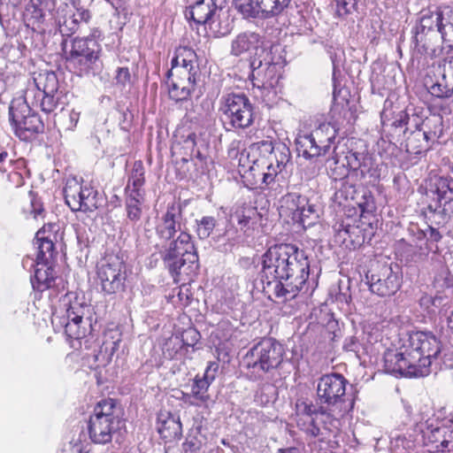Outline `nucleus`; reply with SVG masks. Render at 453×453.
<instances>
[{
    "instance_id": "3",
    "label": "nucleus",
    "mask_w": 453,
    "mask_h": 453,
    "mask_svg": "<svg viewBox=\"0 0 453 453\" xmlns=\"http://www.w3.org/2000/svg\"><path fill=\"white\" fill-rule=\"evenodd\" d=\"M341 418L324 406L304 401L296 404V424L307 438L330 444L341 432Z\"/></svg>"
},
{
    "instance_id": "27",
    "label": "nucleus",
    "mask_w": 453,
    "mask_h": 453,
    "mask_svg": "<svg viewBox=\"0 0 453 453\" xmlns=\"http://www.w3.org/2000/svg\"><path fill=\"white\" fill-rule=\"evenodd\" d=\"M57 279L55 264L35 261V273L30 279L35 291L42 293L54 288Z\"/></svg>"
},
{
    "instance_id": "29",
    "label": "nucleus",
    "mask_w": 453,
    "mask_h": 453,
    "mask_svg": "<svg viewBox=\"0 0 453 453\" xmlns=\"http://www.w3.org/2000/svg\"><path fill=\"white\" fill-rule=\"evenodd\" d=\"M33 81L36 91L35 92L34 89L31 88H27L26 91H32L29 101L30 104L35 106H37V97L40 98L42 94L56 93L60 90L58 76L52 71H43L34 73Z\"/></svg>"
},
{
    "instance_id": "49",
    "label": "nucleus",
    "mask_w": 453,
    "mask_h": 453,
    "mask_svg": "<svg viewBox=\"0 0 453 453\" xmlns=\"http://www.w3.org/2000/svg\"><path fill=\"white\" fill-rule=\"evenodd\" d=\"M429 93L437 98L446 99L453 97V85L447 77L442 78V82H436L428 88Z\"/></svg>"
},
{
    "instance_id": "58",
    "label": "nucleus",
    "mask_w": 453,
    "mask_h": 453,
    "mask_svg": "<svg viewBox=\"0 0 453 453\" xmlns=\"http://www.w3.org/2000/svg\"><path fill=\"white\" fill-rule=\"evenodd\" d=\"M183 452L184 453H199L200 452V446L197 443V441L194 440H187L183 444Z\"/></svg>"
},
{
    "instance_id": "62",
    "label": "nucleus",
    "mask_w": 453,
    "mask_h": 453,
    "mask_svg": "<svg viewBox=\"0 0 453 453\" xmlns=\"http://www.w3.org/2000/svg\"><path fill=\"white\" fill-rule=\"evenodd\" d=\"M419 303L421 306H423L426 309L434 307V296H429V295H424L421 296V298L419 300Z\"/></svg>"
},
{
    "instance_id": "30",
    "label": "nucleus",
    "mask_w": 453,
    "mask_h": 453,
    "mask_svg": "<svg viewBox=\"0 0 453 453\" xmlns=\"http://www.w3.org/2000/svg\"><path fill=\"white\" fill-rule=\"evenodd\" d=\"M263 42L258 34L245 32L239 34L231 43V54L239 57L244 54H257V51H264Z\"/></svg>"
},
{
    "instance_id": "28",
    "label": "nucleus",
    "mask_w": 453,
    "mask_h": 453,
    "mask_svg": "<svg viewBox=\"0 0 453 453\" xmlns=\"http://www.w3.org/2000/svg\"><path fill=\"white\" fill-rule=\"evenodd\" d=\"M121 342V333L118 329H107L98 353L94 354V362L97 366H105L111 362L112 357L119 349Z\"/></svg>"
},
{
    "instance_id": "43",
    "label": "nucleus",
    "mask_w": 453,
    "mask_h": 453,
    "mask_svg": "<svg viewBox=\"0 0 453 453\" xmlns=\"http://www.w3.org/2000/svg\"><path fill=\"white\" fill-rule=\"evenodd\" d=\"M282 202L283 212L295 222L296 214L307 205V197L296 193H288L283 197Z\"/></svg>"
},
{
    "instance_id": "26",
    "label": "nucleus",
    "mask_w": 453,
    "mask_h": 453,
    "mask_svg": "<svg viewBox=\"0 0 453 453\" xmlns=\"http://www.w3.org/2000/svg\"><path fill=\"white\" fill-rule=\"evenodd\" d=\"M424 124H418L416 129L405 139V150L411 155H420L428 151L431 149L430 142L440 136L436 131L424 130L421 127Z\"/></svg>"
},
{
    "instance_id": "17",
    "label": "nucleus",
    "mask_w": 453,
    "mask_h": 453,
    "mask_svg": "<svg viewBox=\"0 0 453 453\" xmlns=\"http://www.w3.org/2000/svg\"><path fill=\"white\" fill-rule=\"evenodd\" d=\"M65 203L73 211H93L98 208V192L89 184L75 179L68 180L64 188Z\"/></svg>"
},
{
    "instance_id": "40",
    "label": "nucleus",
    "mask_w": 453,
    "mask_h": 453,
    "mask_svg": "<svg viewBox=\"0 0 453 453\" xmlns=\"http://www.w3.org/2000/svg\"><path fill=\"white\" fill-rule=\"evenodd\" d=\"M127 219L134 224L139 222L143 214L145 195L124 193Z\"/></svg>"
},
{
    "instance_id": "11",
    "label": "nucleus",
    "mask_w": 453,
    "mask_h": 453,
    "mask_svg": "<svg viewBox=\"0 0 453 453\" xmlns=\"http://www.w3.org/2000/svg\"><path fill=\"white\" fill-rule=\"evenodd\" d=\"M96 278L103 292L111 295L125 291L127 266L120 252H106L96 266Z\"/></svg>"
},
{
    "instance_id": "21",
    "label": "nucleus",
    "mask_w": 453,
    "mask_h": 453,
    "mask_svg": "<svg viewBox=\"0 0 453 453\" xmlns=\"http://www.w3.org/2000/svg\"><path fill=\"white\" fill-rule=\"evenodd\" d=\"M59 226L55 223L44 224L35 234V244L37 246L35 261L56 264L58 251L56 242Z\"/></svg>"
},
{
    "instance_id": "39",
    "label": "nucleus",
    "mask_w": 453,
    "mask_h": 453,
    "mask_svg": "<svg viewBox=\"0 0 453 453\" xmlns=\"http://www.w3.org/2000/svg\"><path fill=\"white\" fill-rule=\"evenodd\" d=\"M313 139L319 143V155H325L330 150L336 137V130L328 123H323L312 130Z\"/></svg>"
},
{
    "instance_id": "41",
    "label": "nucleus",
    "mask_w": 453,
    "mask_h": 453,
    "mask_svg": "<svg viewBox=\"0 0 453 453\" xmlns=\"http://www.w3.org/2000/svg\"><path fill=\"white\" fill-rule=\"evenodd\" d=\"M351 211L356 212L355 208L349 209L346 217L340 219L334 226L336 234L342 242H346L348 238L350 239V242H353L351 236L358 230L357 219L350 214Z\"/></svg>"
},
{
    "instance_id": "10",
    "label": "nucleus",
    "mask_w": 453,
    "mask_h": 453,
    "mask_svg": "<svg viewBox=\"0 0 453 453\" xmlns=\"http://www.w3.org/2000/svg\"><path fill=\"white\" fill-rule=\"evenodd\" d=\"M32 91L25 92V102L12 103L9 107V121L14 134L21 141L29 142L44 132V123L41 117L31 111L28 104Z\"/></svg>"
},
{
    "instance_id": "55",
    "label": "nucleus",
    "mask_w": 453,
    "mask_h": 453,
    "mask_svg": "<svg viewBox=\"0 0 453 453\" xmlns=\"http://www.w3.org/2000/svg\"><path fill=\"white\" fill-rule=\"evenodd\" d=\"M130 73L127 67H119L117 70L116 80L119 83L126 85L130 81Z\"/></svg>"
},
{
    "instance_id": "13",
    "label": "nucleus",
    "mask_w": 453,
    "mask_h": 453,
    "mask_svg": "<svg viewBox=\"0 0 453 453\" xmlns=\"http://www.w3.org/2000/svg\"><path fill=\"white\" fill-rule=\"evenodd\" d=\"M407 347V355L412 362H416L423 376L430 372L432 359L441 352L440 341L432 334L416 332L410 335Z\"/></svg>"
},
{
    "instance_id": "50",
    "label": "nucleus",
    "mask_w": 453,
    "mask_h": 453,
    "mask_svg": "<svg viewBox=\"0 0 453 453\" xmlns=\"http://www.w3.org/2000/svg\"><path fill=\"white\" fill-rule=\"evenodd\" d=\"M316 214V210L313 204L309 203V199L307 198V205L303 206L301 211L296 214L295 216V223H298L302 225L303 227L306 226H311L313 224L312 217Z\"/></svg>"
},
{
    "instance_id": "35",
    "label": "nucleus",
    "mask_w": 453,
    "mask_h": 453,
    "mask_svg": "<svg viewBox=\"0 0 453 453\" xmlns=\"http://www.w3.org/2000/svg\"><path fill=\"white\" fill-rule=\"evenodd\" d=\"M430 191L435 196L437 207L446 205L453 201V179L435 176L431 180Z\"/></svg>"
},
{
    "instance_id": "4",
    "label": "nucleus",
    "mask_w": 453,
    "mask_h": 453,
    "mask_svg": "<svg viewBox=\"0 0 453 453\" xmlns=\"http://www.w3.org/2000/svg\"><path fill=\"white\" fill-rule=\"evenodd\" d=\"M88 311V305L81 302L78 297L69 299L52 312L51 324L56 331L64 330L70 347L79 350L82 348V341L92 331L91 320L85 315Z\"/></svg>"
},
{
    "instance_id": "18",
    "label": "nucleus",
    "mask_w": 453,
    "mask_h": 453,
    "mask_svg": "<svg viewBox=\"0 0 453 453\" xmlns=\"http://www.w3.org/2000/svg\"><path fill=\"white\" fill-rule=\"evenodd\" d=\"M219 367L217 362H208L203 374H196L192 380L190 392L182 393V400L196 407H208L212 402L209 389L216 379Z\"/></svg>"
},
{
    "instance_id": "22",
    "label": "nucleus",
    "mask_w": 453,
    "mask_h": 453,
    "mask_svg": "<svg viewBox=\"0 0 453 453\" xmlns=\"http://www.w3.org/2000/svg\"><path fill=\"white\" fill-rule=\"evenodd\" d=\"M384 370L388 373L399 374L405 377L423 376L416 362H412L407 355V347L404 344L400 351L388 350L384 354Z\"/></svg>"
},
{
    "instance_id": "2",
    "label": "nucleus",
    "mask_w": 453,
    "mask_h": 453,
    "mask_svg": "<svg viewBox=\"0 0 453 453\" xmlns=\"http://www.w3.org/2000/svg\"><path fill=\"white\" fill-rule=\"evenodd\" d=\"M248 157L252 164L243 174L244 182L250 188L265 189L275 183L290 161L291 152L284 143L263 140L249 147Z\"/></svg>"
},
{
    "instance_id": "7",
    "label": "nucleus",
    "mask_w": 453,
    "mask_h": 453,
    "mask_svg": "<svg viewBox=\"0 0 453 453\" xmlns=\"http://www.w3.org/2000/svg\"><path fill=\"white\" fill-rule=\"evenodd\" d=\"M296 246L291 243H280L270 247L263 255L262 282L264 290L269 298L273 297L276 280H288L289 267L294 258L293 250Z\"/></svg>"
},
{
    "instance_id": "61",
    "label": "nucleus",
    "mask_w": 453,
    "mask_h": 453,
    "mask_svg": "<svg viewBox=\"0 0 453 453\" xmlns=\"http://www.w3.org/2000/svg\"><path fill=\"white\" fill-rule=\"evenodd\" d=\"M426 231L428 232L429 239L433 242H438L442 238V235L438 229L432 226H428Z\"/></svg>"
},
{
    "instance_id": "37",
    "label": "nucleus",
    "mask_w": 453,
    "mask_h": 453,
    "mask_svg": "<svg viewBox=\"0 0 453 453\" xmlns=\"http://www.w3.org/2000/svg\"><path fill=\"white\" fill-rule=\"evenodd\" d=\"M171 65L186 67L192 71H200L196 52L188 46H179L174 50Z\"/></svg>"
},
{
    "instance_id": "23",
    "label": "nucleus",
    "mask_w": 453,
    "mask_h": 453,
    "mask_svg": "<svg viewBox=\"0 0 453 453\" xmlns=\"http://www.w3.org/2000/svg\"><path fill=\"white\" fill-rule=\"evenodd\" d=\"M56 0H28L22 13L27 27L33 31L43 29L48 14L55 9Z\"/></svg>"
},
{
    "instance_id": "16",
    "label": "nucleus",
    "mask_w": 453,
    "mask_h": 453,
    "mask_svg": "<svg viewBox=\"0 0 453 453\" xmlns=\"http://www.w3.org/2000/svg\"><path fill=\"white\" fill-rule=\"evenodd\" d=\"M200 71L171 65L166 73V86L169 97L176 102L188 100L195 91Z\"/></svg>"
},
{
    "instance_id": "31",
    "label": "nucleus",
    "mask_w": 453,
    "mask_h": 453,
    "mask_svg": "<svg viewBox=\"0 0 453 453\" xmlns=\"http://www.w3.org/2000/svg\"><path fill=\"white\" fill-rule=\"evenodd\" d=\"M214 0H196L186 10L185 15L199 25L210 24L217 12Z\"/></svg>"
},
{
    "instance_id": "44",
    "label": "nucleus",
    "mask_w": 453,
    "mask_h": 453,
    "mask_svg": "<svg viewBox=\"0 0 453 453\" xmlns=\"http://www.w3.org/2000/svg\"><path fill=\"white\" fill-rule=\"evenodd\" d=\"M80 119V112L74 110L62 108L60 112L55 115V126L59 131L73 130Z\"/></svg>"
},
{
    "instance_id": "36",
    "label": "nucleus",
    "mask_w": 453,
    "mask_h": 453,
    "mask_svg": "<svg viewBox=\"0 0 453 453\" xmlns=\"http://www.w3.org/2000/svg\"><path fill=\"white\" fill-rule=\"evenodd\" d=\"M438 32L441 34L442 46L440 49H437V52L440 53V56L442 54V51L445 50L448 54L450 50H453V10L449 9L441 13V19L439 23Z\"/></svg>"
},
{
    "instance_id": "59",
    "label": "nucleus",
    "mask_w": 453,
    "mask_h": 453,
    "mask_svg": "<svg viewBox=\"0 0 453 453\" xmlns=\"http://www.w3.org/2000/svg\"><path fill=\"white\" fill-rule=\"evenodd\" d=\"M74 13L76 14V17L80 22H88L91 19L90 12L83 7L76 8V12Z\"/></svg>"
},
{
    "instance_id": "8",
    "label": "nucleus",
    "mask_w": 453,
    "mask_h": 453,
    "mask_svg": "<svg viewBox=\"0 0 453 453\" xmlns=\"http://www.w3.org/2000/svg\"><path fill=\"white\" fill-rule=\"evenodd\" d=\"M121 418L116 401L106 398L94 407L88 423L89 439L96 444L111 442L113 434L119 429Z\"/></svg>"
},
{
    "instance_id": "57",
    "label": "nucleus",
    "mask_w": 453,
    "mask_h": 453,
    "mask_svg": "<svg viewBox=\"0 0 453 453\" xmlns=\"http://www.w3.org/2000/svg\"><path fill=\"white\" fill-rule=\"evenodd\" d=\"M8 178L10 182L12 183L16 188L21 187L25 183L23 175L17 171L11 172L8 175Z\"/></svg>"
},
{
    "instance_id": "45",
    "label": "nucleus",
    "mask_w": 453,
    "mask_h": 453,
    "mask_svg": "<svg viewBox=\"0 0 453 453\" xmlns=\"http://www.w3.org/2000/svg\"><path fill=\"white\" fill-rule=\"evenodd\" d=\"M448 432L449 430L445 426L436 427L427 435V441L435 451L443 452L448 449L450 443V435L448 434Z\"/></svg>"
},
{
    "instance_id": "48",
    "label": "nucleus",
    "mask_w": 453,
    "mask_h": 453,
    "mask_svg": "<svg viewBox=\"0 0 453 453\" xmlns=\"http://www.w3.org/2000/svg\"><path fill=\"white\" fill-rule=\"evenodd\" d=\"M381 125L383 127L390 126L395 131L399 129H403V133L406 134L408 131L407 125L410 120V115L406 111H400L395 113L392 119L388 118V114L387 111H383L380 115Z\"/></svg>"
},
{
    "instance_id": "47",
    "label": "nucleus",
    "mask_w": 453,
    "mask_h": 453,
    "mask_svg": "<svg viewBox=\"0 0 453 453\" xmlns=\"http://www.w3.org/2000/svg\"><path fill=\"white\" fill-rule=\"evenodd\" d=\"M29 204L23 208V213L27 219L33 218L34 219H44L46 211L43 203L37 193L29 191Z\"/></svg>"
},
{
    "instance_id": "9",
    "label": "nucleus",
    "mask_w": 453,
    "mask_h": 453,
    "mask_svg": "<svg viewBox=\"0 0 453 453\" xmlns=\"http://www.w3.org/2000/svg\"><path fill=\"white\" fill-rule=\"evenodd\" d=\"M348 380L339 373L323 375L318 382L317 396L321 406L334 412L338 417H344L352 408L353 403L345 402Z\"/></svg>"
},
{
    "instance_id": "52",
    "label": "nucleus",
    "mask_w": 453,
    "mask_h": 453,
    "mask_svg": "<svg viewBox=\"0 0 453 453\" xmlns=\"http://www.w3.org/2000/svg\"><path fill=\"white\" fill-rule=\"evenodd\" d=\"M216 336L222 341H228L232 337L233 326L230 321L221 320L216 328Z\"/></svg>"
},
{
    "instance_id": "32",
    "label": "nucleus",
    "mask_w": 453,
    "mask_h": 453,
    "mask_svg": "<svg viewBox=\"0 0 453 453\" xmlns=\"http://www.w3.org/2000/svg\"><path fill=\"white\" fill-rule=\"evenodd\" d=\"M232 217L236 220L240 230L250 235L257 225L260 213L256 206L244 203L234 209Z\"/></svg>"
},
{
    "instance_id": "51",
    "label": "nucleus",
    "mask_w": 453,
    "mask_h": 453,
    "mask_svg": "<svg viewBox=\"0 0 453 453\" xmlns=\"http://www.w3.org/2000/svg\"><path fill=\"white\" fill-rule=\"evenodd\" d=\"M216 226V219L213 217L205 216L201 219L197 226V234L200 239L208 238Z\"/></svg>"
},
{
    "instance_id": "46",
    "label": "nucleus",
    "mask_w": 453,
    "mask_h": 453,
    "mask_svg": "<svg viewBox=\"0 0 453 453\" xmlns=\"http://www.w3.org/2000/svg\"><path fill=\"white\" fill-rule=\"evenodd\" d=\"M314 142L311 133L310 134H298L296 138V150L299 154H302L306 158L319 157V148L312 147Z\"/></svg>"
},
{
    "instance_id": "64",
    "label": "nucleus",
    "mask_w": 453,
    "mask_h": 453,
    "mask_svg": "<svg viewBox=\"0 0 453 453\" xmlns=\"http://www.w3.org/2000/svg\"><path fill=\"white\" fill-rule=\"evenodd\" d=\"M61 453H81V449L77 444H68L62 449Z\"/></svg>"
},
{
    "instance_id": "25",
    "label": "nucleus",
    "mask_w": 453,
    "mask_h": 453,
    "mask_svg": "<svg viewBox=\"0 0 453 453\" xmlns=\"http://www.w3.org/2000/svg\"><path fill=\"white\" fill-rule=\"evenodd\" d=\"M186 334H192L191 342H187L179 335H172L165 341L162 346V352L165 358L188 357V355L196 350V344L199 340V333L196 330H189L186 331Z\"/></svg>"
},
{
    "instance_id": "63",
    "label": "nucleus",
    "mask_w": 453,
    "mask_h": 453,
    "mask_svg": "<svg viewBox=\"0 0 453 453\" xmlns=\"http://www.w3.org/2000/svg\"><path fill=\"white\" fill-rule=\"evenodd\" d=\"M357 2V0H337V5L344 9L346 13H349L350 10L348 9V5L351 4L352 6H355Z\"/></svg>"
},
{
    "instance_id": "6",
    "label": "nucleus",
    "mask_w": 453,
    "mask_h": 453,
    "mask_svg": "<svg viewBox=\"0 0 453 453\" xmlns=\"http://www.w3.org/2000/svg\"><path fill=\"white\" fill-rule=\"evenodd\" d=\"M286 351L273 338L263 339L250 348L242 358V365L250 379L257 380L281 367Z\"/></svg>"
},
{
    "instance_id": "33",
    "label": "nucleus",
    "mask_w": 453,
    "mask_h": 453,
    "mask_svg": "<svg viewBox=\"0 0 453 453\" xmlns=\"http://www.w3.org/2000/svg\"><path fill=\"white\" fill-rule=\"evenodd\" d=\"M146 171L142 160H135L127 173V181L124 193L145 195Z\"/></svg>"
},
{
    "instance_id": "34",
    "label": "nucleus",
    "mask_w": 453,
    "mask_h": 453,
    "mask_svg": "<svg viewBox=\"0 0 453 453\" xmlns=\"http://www.w3.org/2000/svg\"><path fill=\"white\" fill-rule=\"evenodd\" d=\"M185 148L191 150V154L195 155L196 160L200 163L202 172L207 168L209 155V142L201 136L198 138L195 132H190L183 140Z\"/></svg>"
},
{
    "instance_id": "53",
    "label": "nucleus",
    "mask_w": 453,
    "mask_h": 453,
    "mask_svg": "<svg viewBox=\"0 0 453 453\" xmlns=\"http://www.w3.org/2000/svg\"><path fill=\"white\" fill-rule=\"evenodd\" d=\"M267 66L265 70L264 73V85H268L270 87H273L278 83L279 76H277L278 67L275 64L267 63Z\"/></svg>"
},
{
    "instance_id": "5",
    "label": "nucleus",
    "mask_w": 453,
    "mask_h": 453,
    "mask_svg": "<svg viewBox=\"0 0 453 453\" xmlns=\"http://www.w3.org/2000/svg\"><path fill=\"white\" fill-rule=\"evenodd\" d=\"M99 36L100 32L95 29L88 36L63 40L62 58L66 69L78 76L89 73L102 55V46L96 38Z\"/></svg>"
},
{
    "instance_id": "24",
    "label": "nucleus",
    "mask_w": 453,
    "mask_h": 453,
    "mask_svg": "<svg viewBox=\"0 0 453 453\" xmlns=\"http://www.w3.org/2000/svg\"><path fill=\"white\" fill-rule=\"evenodd\" d=\"M157 430L165 446L172 448L182 438V424L179 417L170 412H160L157 416Z\"/></svg>"
},
{
    "instance_id": "14",
    "label": "nucleus",
    "mask_w": 453,
    "mask_h": 453,
    "mask_svg": "<svg viewBox=\"0 0 453 453\" xmlns=\"http://www.w3.org/2000/svg\"><path fill=\"white\" fill-rule=\"evenodd\" d=\"M219 110L233 129H244L254 122L253 105L244 94H228Z\"/></svg>"
},
{
    "instance_id": "15",
    "label": "nucleus",
    "mask_w": 453,
    "mask_h": 453,
    "mask_svg": "<svg viewBox=\"0 0 453 453\" xmlns=\"http://www.w3.org/2000/svg\"><path fill=\"white\" fill-rule=\"evenodd\" d=\"M441 11H427L422 14L418 25L415 27L412 36L413 54L426 56L431 58H437L440 53L432 42V38L428 37L430 32L436 36L434 28L438 29L441 19Z\"/></svg>"
},
{
    "instance_id": "54",
    "label": "nucleus",
    "mask_w": 453,
    "mask_h": 453,
    "mask_svg": "<svg viewBox=\"0 0 453 453\" xmlns=\"http://www.w3.org/2000/svg\"><path fill=\"white\" fill-rule=\"evenodd\" d=\"M442 67L443 79H445V77H447L448 80L449 78L453 79V56L443 58Z\"/></svg>"
},
{
    "instance_id": "42",
    "label": "nucleus",
    "mask_w": 453,
    "mask_h": 453,
    "mask_svg": "<svg viewBox=\"0 0 453 453\" xmlns=\"http://www.w3.org/2000/svg\"><path fill=\"white\" fill-rule=\"evenodd\" d=\"M67 94L63 90H58L56 93H44L42 94L41 97L38 98L37 105L40 106L41 110L46 113H51L56 111L58 107L64 108L66 104Z\"/></svg>"
},
{
    "instance_id": "20",
    "label": "nucleus",
    "mask_w": 453,
    "mask_h": 453,
    "mask_svg": "<svg viewBox=\"0 0 453 453\" xmlns=\"http://www.w3.org/2000/svg\"><path fill=\"white\" fill-rule=\"evenodd\" d=\"M292 0H234L235 8L246 18H271L280 14Z\"/></svg>"
},
{
    "instance_id": "19",
    "label": "nucleus",
    "mask_w": 453,
    "mask_h": 453,
    "mask_svg": "<svg viewBox=\"0 0 453 453\" xmlns=\"http://www.w3.org/2000/svg\"><path fill=\"white\" fill-rule=\"evenodd\" d=\"M367 275L370 282V289L380 296H391L401 288V277L398 273L393 271L391 265L376 264L369 271Z\"/></svg>"
},
{
    "instance_id": "1",
    "label": "nucleus",
    "mask_w": 453,
    "mask_h": 453,
    "mask_svg": "<svg viewBox=\"0 0 453 453\" xmlns=\"http://www.w3.org/2000/svg\"><path fill=\"white\" fill-rule=\"evenodd\" d=\"M182 219L181 206L173 201L167 204L156 225L157 235L165 241L171 240L168 247L160 252V257L175 283L193 281L199 270L198 253L191 235L182 229Z\"/></svg>"
},
{
    "instance_id": "12",
    "label": "nucleus",
    "mask_w": 453,
    "mask_h": 453,
    "mask_svg": "<svg viewBox=\"0 0 453 453\" xmlns=\"http://www.w3.org/2000/svg\"><path fill=\"white\" fill-rule=\"evenodd\" d=\"M293 252L295 253L288 269V280H285L286 283L280 280L274 283L273 298L282 302L295 298L303 288L310 276V260L305 251L296 246Z\"/></svg>"
},
{
    "instance_id": "56",
    "label": "nucleus",
    "mask_w": 453,
    "mask_h": 453,
    "mask_svg": "<svg viewBox=\"0 0 453 453\" xmlns=\"http://www.w3.org/2000/svg\"><path fill=\"white\" fill-rule=\"evenodd\" d=\"M365 201L364 203H358V206H359V209L361 211V215L364 213H366V212H371L374 209V201H373V197L371 195V193L369 194L368 198L366 196H365Z\"/></svg>"
},
{
    "instance_id": "38",
    "label": "nucleus",
    "mask_w": 453,
    "mask_h": 453,
    "mask_svg": "<svg viewBox=\"0 0 453 453\" xmlns=\"http://www.w3.org/2000/svg\"><path fill=\"white\" fill-rule=\"evenodd\" d=\"M57 21L60 32L65 35L74 34L80 27L76 14L67 4H64L58 11Z\"/></svg>"
},
{
    "instance_id": "60",
    "label": "nucleus",
    "mask_w": 453,
    "mask_h": 453,
    "mask_svg": "<svg viewBox=\"0 0 453 453\" xmlns=\"http://www.w3.org/2000/svg\"><path fill=\"white\" fill-rule=\"evenodd\" d=\"M434 307L436 308H444L448 306V297L441 293H437L434 296Z\"/></svg>"
}]
</instances>
